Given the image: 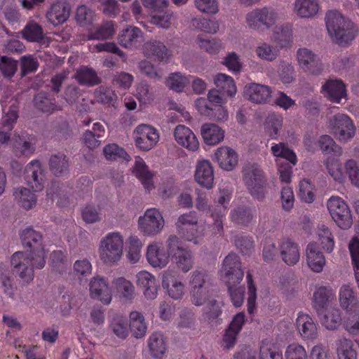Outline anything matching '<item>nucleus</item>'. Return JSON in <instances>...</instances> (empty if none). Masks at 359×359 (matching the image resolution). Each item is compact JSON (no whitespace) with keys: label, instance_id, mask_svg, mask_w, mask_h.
<instances>
[{"label":"nucleus","instance_id":"obj_1","mask_svg":"<svg viewBox=\"0 0 359 359\" xmlns=\"http://www.w3.org/2000/svg\"><path fill=\"white\" fill-rule=\"evenodd\" d=\"M326 27L332 40L339 45L351 41L355 36L353 23L337 11H330L325 16Z\"/></svg>","mask_w":359,"mask_h":359},{"label":"nucleus","instance_id":"obj_2","mask_svg":"<svg viewBox=\"0 0 359 359\" xmlns=\"http://www.w3.org/2000/svg\"><path fill=\"white\" fill-rule=\"evenodd\" d=\"M189 283L191 301L195 306L205 304L206 300L214 294L211 288V277L204 269H196L191 273Z\"/></svg>","mask_w":359,"mask_h":359},{"label":"nucleus","instance_id":"obj_3","mask_svg":"<svg viewBox=\"0 0 359 359\" xmlns=\"http://www.w3.org/2000/svg\"><path fill=\"white\" fill-rule=\"evenodd\" d=\"M98 253L100 260L112 266L119 262L123 253V237L117 231L107 233L101 238Z\"/></svg>","mask_w":359,"mask_h":359},{"label":"nucleus","instance_id":"obj_4","mask_svg":"<svg viewBox=\"0 0 359 359\" xmlns=\"http://www.w3.org/2000/svg\"><path fill=\"white\" fill-rule=\"evenodd\" d=\"M243 180L250 194L261 201L266 194V178L261 166L255 163H248L242 168Z\"/></svg>","mask_w":359,"mask_h":359},{"label":"nucleus","instance_id":"obj_5","mask_svg":"<svg viewBox=\"0 0 359 359\" xmlns=\"http://www.w3.org/2000/svg\"><path fill=\"white\" fill-rule=\"evenodd\" d=\"M22 245L30 249L28 254L34 256V263L39 269H43L46 265V253L43 245L42 234L32 226L25 228L20 233Z\"/></svg>","mask_w":359,"mask_h":359},{"label":"nucleus","instance_id":"obj_6","mask_svg":"<svg viewBox=\"0 0 359 359\" xmlns=\"http://www.w3.org/2000/svg\"><path fill=\"white\" fill-rule=\"evenodd\" d=\"M34 256L28 252H16L11 257V266L13 273L22 281L29 283L34 279V269H39L34 263Z\"/></svg>","mask_w":359,"mask_h":359},{"label":"nucleus","instance_id":"obj_7","mask_svg":"<svg viewBox=\"0 0 359 359\" xmlns=\"http://www.w3.org/2000/svg\"><path fill=\"white\" fill-rule=\"evenodd\" d=\"M279 20L277 11L268 7L256 8L246 15V23L252 29H269Z\"/></svg>","mask_w":359,"mask_h":359},{"label":"nucleus","instance_id":"obj_8","mask_svg":"<svg viewBox=\"0 0 359 359\" xmlns=\"http://www.w3.org/2000/svg\"><path fill=\"white\" fill-rule=\"evenodd\" d=\"M327 207L332 219L340 229H348L351 226V212L342 198L339 196L330 197L327 202Z\"/></svg>","mask_w":359,"mask_h":359},{"label":"nucleus","instance_id":"obj_9","mask_svg":"<svg viewBox=\"0 0 359 359\" xmlns=\"http://www.w3.org/2000/svg\"><path fill=\"white\" fill-rule=\"evenodd\" d=\"M165 221L161 212L156 208L147 209L138 219L140 231L146 236H154L161 232Z\"/></svg>","mask_w":359,"mask_h":359},{"label":"nucleus","instance_id":"obj_10","mask_svg":"<svg viewBox=\"0 0 359 359\" xmlns=\"http://www.w3.org/2000/svg\"><path fill=\"white\" fill-rule=\"evenodd\" d=\"M329 128L341 142H346L353 137L355 128L351 118L344 114H337L329 120Z\"/></svg>","mask_w":359,"mask_h":359},{"label":"nucleus","instance_id":"obj_11","mask_svg":"<svg viewBox=\"0 0 359 359\" xmlns=\"http://www.w3.org/2000/svg\"><path fill=\"white\" fill-rule=\"evenodd\" d=\"M220 272L226 284L240 283L243 278L244 271L238 256L235 253L229 254L223 261Z\"/></svg>","mask_w":359,"mask_h":359},{"label":"nucleus","instance_id":"obj_12","mask_svg":"<svg viewBox=\"0 0 359 359\" xmlns=\"http://www.w3.org/2000/svg\"><path fill=\"white\" fill-rule=\"evenodd\" d=\"M133 134L136 147L142 151L151 149L159 140L157 130L148 124L139 125Z\"/></svg>","mask_w":359,"mask_h":359},{"label":"nucleus","instance_id":"obj_13","mask_svg":"<svg viewBox=\"0 0 359 359\" xmlns=\"http://www.w3.org/2000/svg\"><path fill=\"white\" fill-rule=\"evenodd\" d=\"M299 66L304 72L318 75L323 70V63L318 55L306 48H299L297 53Z\"/></svg>","mask_w":359,"mask_h":359},{"label":"nucleus","instance_id":"obj_14","mask_svg":"<svg viewBox=\"0 0 359 359\" xmlns=\"http://www.w3.org/2000/svg\"><path fill=\"white\" fill-rule=\"evenodd\" d=\"M25 180L34 191H40L44 187L45 175L40 161L34 160L29 163L25 171Z\"/></svg>","mask_w":359,"mask_h":359},{"label":"nucleus","instance_id":"obj_15","mask_svg":"<svg viewBox=\"0 0 359 359\" xmlns=\"http://www.w3.org/2000/svg\"><path fill=\"white\" fill-rule=\"evenodd\" d=\"M90 295L92 299L104 304H109L112 299L111 290L107 280L100 276L93 277L89 283Z\"/></svg>","mask_w":359,"mask_h":359},{"label":"nucleus","instance_id":"obj_16","mask_svg":"<svg viewBox=\"0 0 359 359\" xmlns=\"http://www.w3.org/2000/svg\"><path fill=\"white\" fill-rule=\"evenodd\" d=\"M271 89L269 86L256 83H248L243 88V97L255 104H265L271 97Z\"/></svg>","mask_w":359,"mask_h":359},{"label":"nucleus","instance_id":"obj_17","mask_svg":"<svg viewBox=\"0 0 359 359\" xmlns=\"http://www.w3.org/2000/svg\"><path fill=\"white\" fill-rule=\"evenodd\" d=\"M321 93L332 102L340 103L342 99H346V86L338 79H328L321 87Z\"/></svg>","mask_w":359,"mask_h":359},{"label":"nucleus","instance_id":"obj_18","mask_svg":"<svg viewBox=\"0 0 359 359\" xmlns=\"http://www.w3.org/2000/svg\"><path fill=\"white\" fill-rule=\"evenodd\" d=\"M336 299L334 290L330 286L318 287L313 294V306L318 314L324 313Z\"/></svg>","mask_w":359,"mask_h":359},{"label":"nucleus","instance_id":"obj_19","mask_svg":"<svg viewBox=\"0 0 359 359\" xmlns=\"http://www.w3.org/2000/svg\"><path fill=\"white\" fill-rule=\"evenodd\" d=\"M137 286L142 290L147 299L153 300L157 297L159 285L154 276L146 271H141L137 275Z\"/></svg>","mask_w":359,"mask_h":359},{"label":"nucleus","instance_id":"obj_20","mask_svg":"<svg viewBox=\"0 0 359 359\" xmlns=\"http://www.w3.org/2000/svg\"><path fill=\"white\" fill-rule=\"evenodd\" d=\"M162 286L167 290L168 294L174 299H180L184 294V284L175 276L172 270L164 271L162 278Z\"/></svg>","mask_w":359,"mask_h":359},{"label":"nucleus","instance_id":"obj_21","mask_svg":"<svg viewBox=\"0 0 359 359\" xmlns=\"http://www.w3.org/2000/svg\"><path fill=\"white\" fill-rule=\"evenodd\" d=\"M118 41L126 48H135L144 41V34L140 28L128 25L120 32Z\"/></svg>","mask_w":359,"mask_h":359},{"label":"nucleus","instance_id":"obj_22","mask_svg":"<svg viewBox=\"0 0 359 359\" xmlns=\"http://www.w3.org/2000/svg\"><path fill=\"white\" fill-rule=\"evenodd\" d=\"M296 326L304 339L313 340L318 337V325L309 314L299 312L296 319Z\"/></svg>","mask_w":359,"mask_h":359},{"label":"nucleus","instance_id":"obj_23","mask_svg":"<svg viewBox=\"0 0 359 359\" xmlns=\"http://www.w3.org/2000/svg\"><path fill=\"white\" fill-rule=\"evenodd\" d=\"M215 160L219 166L224 170L231 171L238 165V156L236 151L229 147L217 148L214 155Z\"/></svg>","mask_w":359,"mask_h":359},{"label":"nucleus","instance_id":"obj_24","mask_svg":"<svg viewBox=\"0 0 359 359\" xmlns=\"http://www.w3.org/2000/svg\"><path fill=\"white\" fill-rule=\"evenodd\" d=\"M245 322L244 313L241 312L234 316L223 337V346L224 348L229 349L234 346L237 336L241 331Z\"/></svg>","mask_w":359,"mask_h":359},{"label":"nucleus","instance_id":"obj_25","mask_svg":"<svg viewBox=\"0 0 359 359\" xmlns=\"http://www.w3.org/2000/svg\"><path fill=\"white\" fill-rule=\"evenodd\" d=\"M175 141L189 151H196L199 142L193 131L184 125H178L174 130Z\"/></svg>","mask_w":359,"mask_h":359},{"label":"nucleus","instance_id":"obj_26","mask_svg":"<svg viewBox=\"0 0 359 359\" xmlns=\"http://www.w3.org/2000/svg\"><path fill=\"white\" fill-rule=\"evenodd\" d=\"M144 55L151 59L159 62H167L171 57V53L163 42L158 40H150L144 45Z\"/></svg>","mask_w":359,"mask_h":359},{"label":"nucleus","instance_id":"obj_27","mask_svg":"<svg viewBox=\"0 0 359 359\" xmlns=\"http://www.w3.org/2000/svg\"><path fill=\"white\" fill-rule=\"evenodd\" d=\"M195 180L202 187L210 189L214 184V172L211 163L208 160L199 161L195 171Z\"/></svg>","mask_w":359,"mask_h":359},{"label":"nucleus","instance_id":"obj_28","mask_svg":"<svg viewBox=\"0 0 359 359\" xmlns=\"http://www.w3.org/2000/svg\"><path fill=\"white\" fill-rule=\"evenodd\" d=\"M146 257L149 264L155 268L162 269L169 262V255L158 243L147 246Z\"/></svg>","mask_w":359,"mask_h":359},{"label":"nucleus","instance_id":"obj_29","mask_svg":"<svg viewBox=\"0 0 359 359\" xmlns=\"http://www.w3.org/2000/svg\"><path fill=\"white\" fill-rule=\"evenodd\" d=\"M339 296L340 306L346 313L359 309V299L349 284L341 287Z\"/></svg>","mask_w":359,"mask_h":359},{"label":"nucleus","instance_id":"obj_30","mask_svg":"<svg viewBox=\"0 0 359 359\" xmlns=\"http://www.w3.org/2000/svg\"><path fill=\"white\" fill-rule=\"evenodd\" d=\"M306 262L311 270L316 273L323 271L325 259L316 243H309L306 250Z\"/></svg>","mask_w":359,"mask_h":359},{"label":"nucleus","instance_id":"obj_31","mask_svg":"<svg viewBox=\"0 0 359 359\" xmlns=\"http://www.w3.org/2000/svg\"><path fill=\"white\" fill-rule=\"evenodd\" d=\"M280 253L283 261L289 266L295 265L299 261V247L291 240L287 239L281 242Z\"/></svg>","mask_w":359,"mask_h":359},{"label":"nucleus","instance_id":"obj_32","mask_svg":"<svg viewBox=\"0 0 359 359\" xmlns=\"http://www.w3.org/2000/svg\"><path fill=\"white\" fill-rule=\"evenodd\" d=\"M11 144L16 155H30L35 150L33 138L27 134L15 135L11 140Z\"/></svg>","mask_w":359,"mask_h":359},{"label":"nucleus","instance_id":"obj_33","mask_svg":"<svg viewBox=\"0 0 359 359\" xmlns=\"http://www.w3.org/2000/svg\"><path fill=\"white\" fill-rule=\"evenodd\" d=\"M74 79L81 86L87 87L95 86L102 82L96 71L88 66H81L78 68L74 74Z\"/></svg>","mask_w":359,"mask_h":359},{"label":"nucleus","instance_id":"obj_34","mask_svg":"<svg viewBox=\"0 0 359 359\" xmlns=\"http://www.w3.org/2000/svg\"><path fill=\"white\" fill-rule=\"evenodd\" d=\"M201 133L205 144L215 145L223 141L225 132L216 124L204 123L201 126Z\"/></svg>","mask_w":359,"mask_h":359},{"label":"nucleus","instance_id":"obj_35","mask_svg":"<svg viewBox=\"0 0 359 359\" xmlns=\"http://www.w3.org/2000/svg\"><path fill=\"white\" fill-rule=\"evenodd\" d=\"M70 11L63 2L53 4L46 13V18L54 26L64 23L69 17Z\"/></svg>","mask_w":359,"mask_h":359},{"label":"nucleus","instance_id":"obj_36","mask_svg":"<svg viewBox=\"0 0 359 359\" xmlns=\"http://www.w3.org/2000/svg\"><path fill=\"white\" fill-rule=\"evenodd\" d=\"M230 217L235 224L247 226L255 218V210L248 205H238L231 211Z\"/></svg>","mask_w":359,"mask_h":359},{"label":"nucleus","instance_id":"obj_37","mask_svg":"<svg viewBox=\"0 0 359 359\" xmlns=\"http://www.w3.org/2000/svg\"><path fill=\"white\" fill-rule=\"evenodd\" d=\"M133 172L135 175L140 180L145 189H147L148 191H150L152 189H154V175L149 170L147 165L142 158H138L136 159L133 168Z\"/></svg>","mask_w":359,"mask_h":359},{"label":"nucleus","instance_id":"obj_38","mask_svg":"<svg viewBox=\"0 0 359 359\" xmlns=\"http://www.w3.org/2000/svg\"><path fill=\"white\" fill-rule=\"evenodd\" d=\"M114 26V22L111 20L104 21L89 32L87 39L98 41L112 39L116 32Z\"/></svg>","mask_w":359,"mask_h":359},{"label":"nucleus","instance_id":"obj_39","mask_svg":"<svg viewBox=\"0 0 359 359\" xmlns=\"http://www.w3.org/2000/svg\"><path fill=\"white\" fill-rule=\"evenodd\" d=\"M319 4L317 0H295L294 11L300 18H311L317 14Z\"/></svg>","mask_w":359,"mask_h":359},{"label":"nucleus","instance_id":"obj_40","mask_svg":"<svg viewBox=\"0 0 359 359\" xmlns=\"http://www.w3.org/2000/svg\"><path fill=\"white\" fill-rule=\"evenodd\" d=\"M214 83L223 95H226L233 97L236 93V87L234 80L230 76L219 73L214 77Z\"/></svg>","mask_w":359,"mask_h":359},{"label":"nucleus","instance_id":"obj_41","mask_svg":"<svg viewBox=\"0 0 359 359\" xmlns=\"http://www.w3.org/2000/svg\"><path fill=\"white\" fill-rule=\"evenodd\" d=\"M272 154L283 162V159L288 161L292 165H295L297 162V158L292 149L284 142L273 144L271 147Z\"/></svg>","mask_w":359,"mask_h":359},{"label":"nucleus","instance_id":"obj_42","mask_svg":"<svg viewBox=\"0 0 359 359\" xmlns=\"http://www.w3.org/2000/svg\"><path fill=\"white\" fill-rule=\"evenodd\" d=\"M336 344L338 359H357L356 348L351 340L339 339Z\"/></svg>","mask_w":359,"mask_h":359},{"label":"nucleus","instance_id":"obj_43","mask_svg":"<svg viewBox=\"0 0 359 359\" xmlns=\"http://www.w3.org/2000/svg\"><path fill=\"white\" fill-rule=\"evenodd\" d=\"M49 167L51 172L55 176H61L68 172L69 162L67 156L62 153L50 156Z\"/></svg>","mask_w":359,"mask_h":359},{"label":"nucleus","instance_id":"obj_44","mask_svg":"<svg viewBox=\"0 0 359 359\" xmlns=\"http://www.w3.org/2000/svg\"><path fill=\"white\" fill-rule=\"evenodd\" d=\"M22 37L29 42H41L44 38L43 28L34 21L29 22L21 31Z\"/></svg>","mask_w":359,"mask_h":359},{"label":"nucleus","instance_id":"obj_45","mask_svg":"<svg viewBox=\"0 0 359 359\" xmlns=\"http://www.w3.org/2000/svg\"><path fill=\"white\" fill-rule=\"evenodd\" d=\"M149 348L154 358H161L167 349L163 335L160 332L152 334L149 339Z\"/></svg>","mask_w":359,"mask_h":359},{"label":"nucleus","instance_id":"obj_46","mask_svg":"<svg viewBox=\"0 0 359 359\" xmlns=\"http://www.w3.org/2000/svg\"><path fill=\"white\" fill-rule=\"evenodd\" d=\"M255 53L258 58L268 62L275 60L279 55V50L276 46L265 41L259 42L257 45Z\"/></svg>","mask_w":359,"mask_h":359},{"label":"nucleus","instance_id":"obj_47","mask_svg":"<svg viewBox=\"0 0 359 359\" xmlns=\"http://www.w3.org/2000/svg\"><path fill=\"white\" fill-rule=\"evenodd\" d=\"M130 327L136 338L145 335L147 326L141 313L134 311L130 313Z\"/></svg>","mask_w":359,"mask_h":359},{"label":"nucleus","instance_id":"obj_48","mask_svg":"<svg viewBox=\"0 0 359 359\" xmlns=\"http://www.w3.org/2000/svg\"><path fill=\"white\" fill-rule=\"evenodd\" d=\"M15 200L25 209L29 210L35 205L36 198L29 189L24 187L14 189Z\"/></svg>","mask_w":359,"mask_h":359},{"label":"nucleus","instance_id":"obj_49","mask_svg":"<svg viewBox=\"0 0 359 359\" xmlns=\"http://www.w3.org/2000/svg\"><path fill=\"white\" fill-rule=\"evenodd\" d=\"M114 287L118 294L126 300H131L135 297V287L132 283L120 277L113 281Z\"/></svg>","mask_w":359,"mask_h":359},{"label":"nucleus","instance_id":"obj_50","mask_svg":"<svg viewBox=\"0 0 359 359\" xmlns=\"http://www.w3.org/2000/svg\"><path fill=\"white\" fill-rule=\"evenodd\" d=\"M191 78V75L185 76L180 72H174L166 79L165 85L170 89L182 92L189 84Z\"/></svg>","mask_w":359,"mask_h":359},{"label":"nucleus","instance_id":"obj_51","mask_svg":"<svg viewBox=\"0 0 359 359\" xmlns=\"http://www.w3.org/2000/svg\"><path fill=\"white\" fill-rule=\"evenodd\" d=\"M172 261L184 273L190 271L194 264L193 254L187 248L180 252L178 255L172 259Z\"/></svg>","mask_w":359,"mask_h":359},{"label":"nucleus","instance_id":"obj_52","mask_svg":"<svg viewBox=\"0 0 359 359\" xmlns=\"http://www.w3.org/2000/svg\"><path fill=\"white\" fill-rule=\"evenodd\" d=\"M196 41L201 49L211 55L217 54L222 49V44L220 40L209 39L203 34H199Z\"/></svg>","mask_w":359,"mask_h":359},{"label":"nucleus","instance_id":"obj_53","mask_svg":"<svg viewBox=\"0 0 359 359\" xmlns=\"http://www.w3.org/2000/svg\"><path fill=\"white\" fill-rule=\"evenodd\" d=\"M67 187L64 184H61L59 182H52L48 187V197L52 201L57 198V203L61 205H63V201H65L67 200Z\"/></svg>","mask_w":359,"mask_h":359},{"label":"nucleus","instance_id":"obj_54","mask_svg":"<svg viewBox=\"0 0 359 359\" xmlns=\"http://www.w3.org/2000/svg\"><path fill=\"white\" fill-rule=\"evenodd\" d=\"M324 312L323 324L327 329L334 330L341 325V311L337 307H328Z\"/></svg>","mask_w":359,"mask_h":359},{"label":"nucleus","instance_id":"obj_55","mask_svg":"<svg viewBox=\"0 0 359 359\" xmlns=\"http://www.w3.org/2000/svg\"><path fill=\"white\" fill-rule=\"evenodd\" d=\"M205 306L203 309V315L210 321L217 320L222 313L221 302L214 297V294L209 297L205 302Z\"/></svg>","mask_w":359,"mask_h":359},{"label":"nucleus","instance_id":"obj_56","mask_svg":"<svg viewBox=\"0 0 359 359\" xmlns=\"http://www.w3.org/2000/svg\"><path fill=\"white\" fill-rule=\"evenodd\" d=\"M35 107L43 112L52 113L56 110H61V107L57 106L55 100L48 97L45 93H39L34 97Z\"/></svg>","mask_w":359,"mask_h":359},{"label":"nucleus","instance_id":"obj_57","mask_svg":"<svg viewBox=\"0 0 359 359\" xmlns=\"http://www.w3.org/2000/svg\"><path fill=\"white\" fill-rule=\"evenodd\" d=\"M50 266L59 273H63L69 266L67 256L61 250L53 251L50 257Z\"/></svg>","mask_w":359,"mask_h":359},{"label":"nucleus","instance_id":"obj_58","mask_svg":"<svg viewBox=\"0 0 359 359\" xmlns=\"http://www.w3.org/2000/svg\"><path fill=\"white\" fill-rule=\"evenodd\" d=\"M109 329L118 338L126 339L128 334L127 320L120 316L114 317L109 324Z\"/></svg>","mask_w":359,"mask_h":359},{"label":"nucleus","instance_id":"obj_59","mask_svg":"<svg viewBox=\"0 0 359 359\" xmlns=\"http://www.w3.org/2000/svg\"><path fill=\"white\" fill-rule=\"evenodd\" d=\"M325 165L328 173L335 181L339 183L344 182V175L339 160L330 157L326 160Z\"/></svg>","mask_w":359,"mask_h":359},{"label":"nucleus","instance_id":"obj_60","mask_svg":"<svg viewBox=\"0 0 359 359\" xmlns=\"http://www.w3.org/2000/svg\"><path fill=\"white\" fill-rule=\"evenodd\" d=\"M142 241L137 236L131 235L128 238V258L133 263H137L141 257Z\"/></svg>","mask_w":359,"mask_h":359},{"label":"nucleus","instance_id":"obj_61","mask_svg":"<svg viewBox=\"0 0 359 359\" xmlns=\"http://www.w3.org/2000/svg\"><path fill=\"white\" fill-rule=\"evenodd\" d=\"M318 145L323 153H333L337 156H341L342 154L341 147L337 145L329 135H322L318 140Z\"/></svg>","mask_w":359,"mask_h":359},{"label":"nucleus","instance_id":"obj_62","mask_svg":"<svg viewBox=\"0 0 359 359\" xmlns=\"http://www.w3.org/2000/svg\"><path fill=\"white\" fill-rule=\"evenodd\" d=\"M103 153L107 160L124 159L129 161L128 154L116 144H109L105 146L103 149Z\"/></svg>","mask_w":359,"mask_h":359},{"label":"nucleus","instance_id":"obj_63","mask_svg":"<svg viewBox=\"0 0 359 359\" xmlns=\"http://www.w3.org/2000/svg\"><path fill=\"white\" fill-rule=\"evenodd\" d=\"M283 126V118L280 116L269 115L266 121L265 130L271 138H276Z\"/></svg>","mask_w":359,"mask_h":359},{"label":"nucleus","instance_id":"obj_64","mask_svg":"<svg viewBox=\"0 0 359 359\" xmlns=\"http://www.w3.org/2000/svg\"><path fill=\"white\" fill-rule=\"evenodd\" d=\"M96 101L101 104H112L116 100L117 96L111 88L101 86L94 91Z\"/></svg>","mask_w":359,"mask_h":359}]
</instances>
